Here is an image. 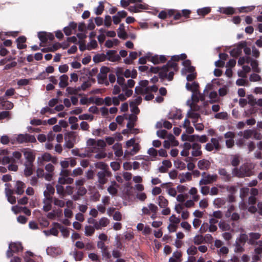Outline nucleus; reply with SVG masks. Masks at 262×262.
I'll return each mask as SVG.
<instances>
[{
    "label": "nucleus",
    "instance_id": "f257e3e1",
    "mask_svg": "<svg viewBox=\"0 0 262 262\" xmlns=\"http://www.w3.org/2000/svg\"><path fill=\"white\" fill-rule=\"evenodd\" d=\"M252 168L253 166L251 164L246 163L241 165L239 168L233 169L232 174L238 178L250 177L253 174Z\"/></svg>",
    "mask_w": 262,
    "mask_h": 262
},
{
    "label": "nucleus",
    "instance_id": "f03ea898",
    "mask_svg": "<svg viewBox=\"0 0 262 262\" xmlns=\"http://www.w3.org/2000/svg\"><path fill=\"white\" fill-rule=\"evenodd\" d=\"M169 67H151L149 71L153 73H159L160 77L161 79H167L170 81L173 79L174 73L170 71Z\"/></svg>",
    "mask_w": 262,
    "mask_h": 262
},
{
    "label": "nucleus",
    "instance_id": "7ed1b4c3",
    "mask_svg": "<svg viewBox=\"0 0 262 262\" xmlns=\"http://www.w3.org/2000/svg\"><path fill=\"white\" fill-rule=\"evenodd\" d=\"M243 50L245 53V56L240 57L238 60V64L242 66L245 63L250 64V66H258V61L251 57V50L250 48L247 46L243 48Z\"/></svg>",
    "mask_w": 262,
    "mask_h": 262
},
{
    "label": "nucleus",
    "instance_id": "20e7f679",
    "mask_svg": "<svg viewBox=\"0 0 262 262\" xmlns=\"http://www.w3.org/2000/svg\"><path fill=\"white\" fill-rule=\"evenodd\" d=\"M112 174L110 170L109 171H98L96 174L97 180L96 185L99 189H103L104 185L108 181V178L112 176Z\"/></svg>",
    "mask_w": 262,
    "mask_h": 262
},
{
    "label": "nucleus",
    "instance_id": "39448f33",
    "mask_svg": "<svg viewBox=\"0 0 262 262\" xmlns=\"http://www.w3.org/2000/svg\"><path fill=\"white\" fill-rule=\"evenodd\" d=\"M36 142V138L34 135L29 134H19L13 139L11 140L12 144H28Z\"/></svg>",
    "mask_w": 262,
    "mask_h": 262
},
{
    "label": "nucleus",
    "instance_id": "423d86ee",
    "mask_svg": "<svg viewBox=\"0 0 262 262\" xmlns=\"http://www.w3.org/2000/svg\"><path fill=\"white\" fill-rule=\"evenodd\" d=\"M77 134L75 132H70L64 135V148L71 149L72 148L76 142Z\"/></svg>",
    "mask_w": 262,
    "mask_h": 262
},
{
    "label": "nucleus",
    "instance_id": "0eeeda50",
    "mask_svg": "<svg viewBox=\"0 0 262 262\" xmlns=\"http://www.w3.org/2000/svg\"><path fill=\"white\" fill-rule=\"evenodd\" d=\"M202 178L199 181L200 185H206L212 184L217 181L218 176L216 174H211L205 172H203L201 174Z\"/></svg>",
    "mask_w": 262,
    "mask_h": 262
},
{
    "label": "nucleus",
    "instance_id": "6e6552de",
    "mask_svg": "<svg viewBox=\"0 0 262 262\" xmlns=\"http://www.w3.org/2000/svg\"><path fill=\"white\" fill-rule=\"evenodd\" d=\"M181 74L183 76H186L188 81H193L197 75L194 67H184L181 70Z\"/></svg>",
    "mask_w": 262,
    "mask_h": 262
},
{
    "label": "nucleus",
    "instance_id": "1a4fd4ad",
    "mask_svg": "<svg viewBox=\"0 0 262 262\" xmlns=\"http://www.w3.org/2000/svg\"><path fill=\"white\" fill-rule=\"evenodd\" d=\"M221 139V137L211 138L210 142L207 143L205 145V149L208 151H211L214 149L216 151H219L221 149V145L220 144V140Z\"/></svg>",
    "mask_w": 262,
    "mask_h": 262
},
{
    "label": "nucleus",
    "instance_id": "9d476101",
    "mask_svg": "<svg viewBox=\"0 0 262 262\" xmlns=\"http://www.w3.org/2000/svg\"><path fill=\"white\" fill-rule=\"evenodd\" d=\"M52 162L53 164H57L58 162V159L56 157H53L50 154L46 152L43 154L41 157L37 158V162L38 165L42 166L44 162Z\"/></svg>",
    "mask_w": 262,
    "mask_h": 262
},
{
    "label": "nucleus",
    "instance_id": "9b49d317",
    "mask_svg": "<svg viewBox=\"0 0 262 262\" xmlns=\"http://www.w3.org/2000/svg\"><path fill=\"white\" fill-rule=\"evenodd\" d=\"M246 41H241L239 42L230 51V55L233 57L239 56L242 53V50L245 46H246Z\"/></svg>",
    "mask_w": 262,
    "mask_h": 262
},
{
    "label": "nucleus",
    "instance_id": "f8f14e48",
    "mask_svg": "<svg viewBox=\"0 0 262 262\" xmlns=\"http://www.w3.org/2000/svg\"><path fill=\"white\" fill-rule=\"evenodd\" d=\"M120 185L116 182V181L114 180L111 181L107 188V191L112 196H116L118 193V189Z\"/></svg>",
    "mask_w": 262,
    "mask_h": 262
},
{
    "label": "nucleus",
    "instance_id": "ddd939ff",
    "mask_svg": "<svg viewBox=\"0 0 262 262\" xmlns=\"http://www.w3.org/2000/svg\"><path fill=\"white\" fill-rule=\"evenodd\" d=\"M158 208L154 204L150 203L147 207H143L142 209V213L144 215H149L150 213H157Z\"/></svg>",
    "mask_w": 262,
    "mask_h": 262
},
{
    "label": "nucleus",
    "instance_id": "4468645a",
    "mask_svg": "<svg viewBox=\"0 0 262 262\" xmlns=\"http://www.w3.org/2000/svg\"><path fill=\"white\" fill-rule=\"evenodd\" d=\"M167 61V58L165 55H158L155 54L149 59V61L151 62L154 64H158L160 63H164Z\"/></svg>",
    "mask_w": 262,
    "mask_h": 262
},
{
    "label": "nucleus",
    "instance_id": "2eb2a0df",
    "mask_svg": "<svg viewBox=\"0 0 262 262\" xmlns=\"http://www.w3.org/2000/svg\"><path fill=\"white\" fill-rule=\"evenodd\" d=\"M202 146L198 142L192 143L191 147V156L193 157H196L202 156V151L201 150Z\"/></svg>",
    "mask_w": 262,
    "mask_h": 262
},
{
    "label": "nucleus",
    "instance_id": "dca6fc26",
    "mask_svg": "<svg viewBox=\"0 0 262 262\" xmlns=\"http://www.w3.org/2000/svg\"><path fill=\"white\" fill-rule=\"evenodd\" d=\"M25 158L26 159V163H33L35 160V155L32 150L28 148H24L22 150Z\"/></svg>",
    "mask_w": 262,
    "mask_h": 262
},
{
    "label": "nucleus",
    "instance_id": "f3484780",
    "mask_svg": "<svg viewBox=\"0 0 262 262\" xmlns=\"http://www.w3.org/2000/svg\"><path fill=\"white\" fill-rule=\"evenodd\" d=\"M105 56L106 59L112 62L118 61L120 59V56L117 54V51L116 50H108L106 52Z\"/></svg>",
    "mask_w": 262,
    "mask_h": 262
},
{
    "label": "nucleus",
    "instance_id": "a211bd4d",
    "mask_svg": "<svg viewBox=\"0 0 262 262\" xmlns=\"http://www.w3.org/2000/svg\"><path fill=\"white\" fill-rule=\"evenodd\" d=\"M45 168L47 171L46 173V180L50 181L52 179L55 167L53 164L49 163L45 166Z\"/></svg>",
    "mask_w": 262,
    "mask_h": 262
},
{
    "label": "nucleus",
    "instance_id": "6ab92c4d",
    "mask_svg": "<svg viewBox=\"0 0 262 262\" xmlns=\"http://www.w3.org/2000/svg\"><path fill=\"white\" fill-rule=\"evenodd\" d=\"M158 86L153 85L150 86H148L145 88H142L140 86H136L135 88V92L136 93H151V92H156L158 91Z\"/></svg>",
    "mask_w": 262,
    "mask_h": 262
},
{
    "label": "nucleus",
    "instance_id": "aec40b11",
    "mask_svg": "<svg viewBox=\"0 0 262 262\" xmlns=\"http://www.w3.org/2000/svg\"><path fill=\"white\" fill-rule=\"evenodd\" d=\"M218 173L221 177L222 179L225 182H229L231 180L232 176L225 168H220L218 169Z\"/></svg>",
    "mask_w": 262,
    "mask_h": 262
},
{
    "label": "nucleus",
    "instance_id": "412c9836",
    "mask_svg": "<svg viewBox=\"0 0 262 262\" xmlns=\"http://www.w3.org/2000/svg\"><path fill=\"white\" fill-rule=\"evenodd\" d=\"M197 165L200 170H207L210 168L211 163L209 160L203 159L198 161Z\"/></svg>",
    "mask_w": 262,
    "mask_h": 262
},
{
    "label": "nucleus",
    "instance_id": "4be33fe9",
    "mask_svg": "<svg viewBox=\"0 0 262 262\" xmlns=\"http://www.w3.org/2000/svg\"><path fill=\"white\" fill-rule=\"evenodd\" d=\"M249 236L248 244L252 245H254L255 242L260 238L261 234L257 232H251L249 234Z\"/></svg>",
    "mask_w": 262,
    "mask_h": 262
},
{
    "label": "nucleus",
    "instance_id": "5701e85b",
    "mask_svg": "<svg viewBox=\"0 0 262 262\" xmlns=\"http://www.w3.org/2000/svg\"><path fill=\"white\" fill-rule=\"evenodd\" d=\"M13 107V104L9 101L4 100L0 98V108L5 110H11Z\"/></svg>",
    "mask_w": 262,
    "mask_h": 262
},
{
    "label": "nucleus",
    "instance_id": "b1692460",
    "mask_svg": "<svg viewBox=\"0 0 262 262\" xmlns=\"http://www.w3.org/2000/svg\"><path fill=\"white\" fill-rule=\"evenodd\" d=\"M25 184L21 181H17L15 184V192L18 194H22L24 192Z\"/></svg>",
    "mask_w": 262,
    "mask_h": 262
},
{
    "label": "nucleus",
    "instance_id": "393cba45",
    "mask_svg": "<svg viewBox=\"0 0 262 262\" xmlns=\"http://www.w3.org/2000/svg\"><path fill=\"white\" fill-rule=\"evenodd\" d=\"M110 221L106 217H103L101 218L98 222V224L96 225V229L99 230L102 227H105L109 224Z\"/></svg>",
    "mask_w": 262,
    "mask_h": 262
},
{
    "label": "nucleus",
    "instance_id": "a878e982",
    "mask_svg": "<svg viewBox=\"0 0 262 262\" xmlns=\"http://www.w3.org/2000/svg\"><path fill=\"white\" fill-rule=\"evenodd\" d=\"M115 151V155L116 157H120L123 155L122 145L120 143H116L112 147Z\"/></svg>",
    "mask_w": 262,
    "mask_h": 262
},
{
    "label": "nucleus",
    "instance_id": "bb28decb",
    "mask_svg": "<svg viewBox=\"0 0 262 262\" xmlns=\"http://www.w3.org/2000/svg\"><path fill=\"white\" fill-rule=\"evenodd\" d=\"M191 173L187 172L182 173L179 175L180 182L181 183H184L186 181L191 180L192 176Z\"/></svg>",
    "mask_w": 262,
    "mask_h": 262
},
{
    "label": "nucleus",
    "instance_id": "cd10ccee",
    "mask_svg": "<svg viewBox=\"0 0 262 262\" xmlns=\"http://www.w3.org/2000/svg\"><path fill=\"white\" fill-rule=\"evenodd\" d=\"M25 166L24 174L26 177L31 176L33 173V163H25Z\"/></svg>",
    "mask_w": 262,
    "mask_h": 262
},
{
    "label": "nucleus",
    "instance_id": "c85d7f7f",
    "mask_svg": "<svg viewBox=\"0 0 262 262\" xmlns=\"http://www.w3.org/2000/svg\"><path fill=\"white\" fill-rule=\"evenodd\" d=\"M95 167L99 169L100 171H109L110 168L108 165L103 162H98L95 163Z\"/></svg>",
    "mask_w": 262,
    "mask_h": 262
},
{
    "label": "nucleus",
    "instance_id": "c756f323",
    "mask_svg": "<svg viewBox=\"0 0 262 262\" xmlns=\"http://www.w3.org/2000/svg\"><path fill=\"white\" fill-rule=\"evenodd\" d=\"M199 87V84L196 82H193L192 83H189L187 82L186 84V88L188 91H190L192 92L193 93H195L198 91V88Z\"/></svg>",
    "mask_w": 262,
    "mask_h": 262
},
{
    "label": "nucleus",
    "instance_id": "7c9ffc66",
    "mask_svg": "<svg viewBox=\"0 0 262 262\" xmlns=\"http://www.w3.org/2000/svg\"><path fill=\"white\" fill-rule=\"evenodd\" d=\"M55 225L60 230L63 237H67L69 236L70 232L67 228L63 227L59 223H55Z\"/></svg>",
    "mask_w": 262,
    "mask_h": 262
},
{
    "label": "nucleus",
    "instance_id": "2f4dec72",
    "mask_svg": "<svg viewBox=\"0 0 262 262\" xmlns=\"http://www.w3.org/2000/svg\"><path fill=\"white\" fill-rule=\"evenodd\" d=\"M105 59L106 56L104 53L97 54L95 55L93 58V61L95 63H98L100 62L105 61Z\"/></svg>",
    "mask_w": 262,
    "mask_h": 262
},
{
    "label": "nucleus",
    "instance_id": "473e14b6",
    "mask_svg": "<svg viewBox=\"0 0 262 262\" xmlns=\"http://www.w3.org/2000/svg\"><path fill=\"white\" fill-rule=\"evenodd\" d=\"M211 11V8L209 7H205L202 8L197 9L196 13L198 15L204 16Z\"/></svg>",
    "mask_w": 262,
    "mask_h": 262
},
{
    "label": "nucleus",
    "instance_id": "72a5a7b5",
    "mask_svg": "<svg viewBox=\"0 0 262 262\" xmlns=\"http://www.w3.org/2000/svg\"><path fill=\"white\" fill-rule=\"evenodd\" d=\"M158 205L161 208H165L168 204V200L162 195L158 196Z\"/></svg>",
    "mask_w": 262,
    "mask_h": 262
},
{
    "label": "nucleus",
    "instance_id": "f704fd0d",
    "mask_svg": "<svg viewBox=\"0 0 262 262\" xmlns=\"http://www.w3.org/2000/svg\"><path fill=\"white\" fill-rule=\"evenodd\" d=\"M71 254L73 255L76 261L81 260L83 257V253L82 252L75 249L72 252V253H71Z\"/></svg>",
    "mask_w": 262,
    "mask_h": 262
},
{
    "label": "nucleus",
    "instance_id": "c9c22d12",
    "mask_svg": "<svg viewBox=\"0 0 262 262\" xmlns=\"http://www.w3.org/2000/svg\"><path fill=\"white\" fill-rule=\"evenodd\" d=\"M84 229L85 235L87 236H90L94 233L96 228L95 227L86 225L85 226Z\"/></svg>",
    "mask_w": 262,
    "mask_h": 262
},
{
    "label": "nucleus",
    "instance_id": "e433bc0d",
    "mask_svg": "<svg viewBox=\"0 0 262 262\" xmlns=\"http://www.w3.org/2000/svg\"><path fill=\"white\" fill-rule=\"evenodd\" d=\"M124 75L125 77H132V78H135L136 77L137 75V72L136 70L133 69L132 70H130L129 69H127L124 72Z\"/></svg>",
    "mask_w": 262,
    "mask_h": 262
},
{
    "label": "nucleus",
    "instance_id": "4c0bfd02",
    "mask_svg": "<svg viewBox=\"0 0 262 262\" xmlns=\"http://www.w3.org/2000/svg\"><path fill=\"white\" fill-rule=\"evenodd\" d=\"M212 85L210 84H208L206 85V88L205 90H204V94H201L200 92H198V95L199 96V98L200 99V100L203 101H204L205 99V94L206 93H208V91L211 89Z\"/></svg>",
    "mask_w": 262,
    "mask_h": 262
},
{
    "label": "nucleus",
    "instance_id": "58836bf2",
    "mask_svg": "<svg viewBox=\"0 0 262 262\" xmlns=\"http://www.w3.org/2000/svg\"><path fill=\"white\" fill-rule=\"evenodd\" d=\"M69 77L66 75H62L60 78V82L59 83L61 88H65L68 85Z\"/></svg>",
    "mask_w": 262,
    "mask_h": 262
},
{
    "label": "nucleus",
    "instance_id": "ea45409f",
    "mask_svg": "<svg viewBox=\"0 0 262 262\" xmlns=\"http://www.w3.org/2000/svg\"><path fill=\"white\" fill-rule=\"evenodd\" d=\"M187 55L185 53H181L179 55H174L171 56V60H173L174 63L179 61L180 60H184L186 59Z\"/></svg>",
    "mask_w": 262,
    "mask_h": 262
},
{
    "label": "nucleus",
    "instance_id": "a19ab883",
    "mask_svg": "<svg viewBox=\"0 0 262 262\" xmlns=\"http://www.w3.org/2000/svg\"><path fill=\"white\" fill-rule=\"evenodd\" d=\"M226 203V201L223 198H216L213 201V205L216 208H221Z\"/></svg>",
    "mask_w": 262,
    "mask_h": 262
},
{
    "label": "nucleus",
    "instance_id": "79ce46f5",
    "mask_svg": "<svg viewBox=\"0 0 262 262\" xmlns=\"http://www.w3.org/2000/svg\"><path fill=\"white\" fill-rule=\"evenodd\" d=\"M240 157L237 155H233L231 158V164L234 166H237L240 163Z\"/></svg>",
    "mask_w": 262,
    "mask_h": 262
},
{
    "label": "nucleus",
    "instance_id": "37998d69",
    "mask_svg": "<svg viewBox=\"0 0 262 262\" xmlns=\"http://www.w3.org/2000/svg\"><path fill=\"white\" fill-rule=\"evenodd\" d=\"M52 202L53 201L42 200V203L43 204L42 210L45 212H48V211L51 210L52 209Z\"/></svg>",
    "mask_w": 262,
    "mask_h": 262
},
{
    "label": "nucleus",
    "instance_id": "c03bdc74",
    "mask_svg": "<svg viewBox=\"0 0 262 262\" xmlns=\"http://www.w3.org/2000/svg\"><path fill=\"white\" fill-rule=\"evenodd\" d=\"M182 118L181 111L180 110H177L175 113L169 114L168 118L169 119H179L180 120Z\"/></svg>",
    "mask_w": 262,
    "mask_h": 262
},
{
    "label": "nucleus",
    "instance_id": "a18cd8bd",
    "mask_svg": "<svg viewBox=\"0 0 262 262\" xmlns=\"http://www.w3.org/2000/svg\"><path fill=\"white\" fill-rule=\"evenodd\" d=\"M187 104L189 106L190 109L188 111H191L193 112L199 111L201 107L195 103H190V100L187 101Z\"/></svg>",
    "mask_w": 262,
    "mask_h": 262
},
{
    "label": "nucleus",
    "instance_id": "49530a36",
    "mask_svg": "<svg viewBox=\"0 0 262 262\" xmlns=\"http://www.w3.org/2000/svg\"><path fill=\"white\" fill-rule=\"evenodd\" d=\"M53 202L55 206H56L60 208H62L64 207L66 204V202L63 200L59 199V198H57L56 197H54Z\"/></svg>",
    "mask_w": 262,
    "mask_h": 262
},
{
    "label": "nucleus",
    "instance_id": "de8ad7c7",
    "mask_svg": "<svg viewBox=\"0 0 262 262\" xmlns=\"http://www.w3.org/2000/svg\"><path fill=\"white\" fill-rule=\"evenodd\" d=\"M240 134L243 135L244 139H248L253 136V130L251 129H246L243 132H240L238 135H239Z\"/></svg>",
    "mask_w": 262,
    "mask_h": 262
},
{
    "label": "nucleus",
    "instance_id": "09e8293b",
    "mask_svg": "<svg viewBox=\"0 0 262 262\" xmlns=\"http://www.w3.org/2000/svg\"><path fill=\"white\" fill-rule=\"evenodd\" d=\"M187 117L188 118H190L193 119V121H196L198 120V118L200 117V115L196 113L195 112H193L191 111H188L187 113Z\"/></svg>",
    "mask_w": 262,
    "mask_h": 262
},
{
    "label": "nucleus",
    "instance_id": "8fccbe9b",
    "mask_svg": "<svg viewBox=\"0 0 262 262\" xmlns=\"http://www.w3.org/2000/svg\"><path fill=\"white\" fill-rule=\"evenodd\" d=\"M193 242L195 245H199L204 242V236L202 235H196L194 237Z\"/></svg>",
    "mask_w": 262,
    "mask_h": 262
},
{
    "label": "nucleus",
    "instance_id": "3c124183",
    "mask_svg": "<svg viewBox=\"0 0 262 262\" xmlns=\"http://www.w3.org/2000/svg\"><path fill=\"white\" fill-rule=\"evenodd\" d=\"M56 192L60 195L61 198H63L66 195L64 187L61 185L56 186Z\"/></svg>",
    "mask_w": 262,
    "mask_h": 262
},
{
    "label": "nucleus",
    "instance_id": "603ef678",
    "mask_svg": "<svg viewBox=\"0 0 262 262\" xmlns=\"http://www.w3.org/2000/svg\"><path fill=\"white\" fill-rule=\"evenodd\" d=\"M167 138L168 139L167 141H168L170 142V143L171 144L172 146H177L179 145L178 141L176 140L175 137H174V136L172 134H169L167 136Z\"/></svg>",
    "mask_w": 262,
    "mask_h": 262
},
{
    "label": "nucleus",
    "instance_id": "864d4df0",
    "mask_svg": "<svg viewBox=\"0 0 262 262\" xmlns=\"http://www.w3.org/2000/svg\"><path fill=\"white\" fill-rule=\"evenodd\" d=\"M219 227L223 231H229L230 230V226L225 222H220Z\"/></svg>",
    "mask_w": 262,
    "mask_h": 262
},
{
    "label": "nucleus",
    "instance_id": "5fc2aeb1",
    "mask_svg": "<svg viewBox=\"0 0 262 262\" xmlns=\"http://www.w3.org/2000/svg\"><path fill=\"white\" fill-rule=\"evenodd\" d=\"M11 162H14L13 159L10 158L7 156H0V162L3 165L8 164Z\"/></svg>",
    "mask_w": 262,
    "mask_h": 262
},
{
    "label": "nucleus",
    "instance_id": "6e6d98bb",
    "mask_svg": "<svg viewBox=\"0 0 262 262\" xmlns=\"http://www.w3.org/2000/svg\"><path fill=\"white\" fill-rule=\"evenodd\" d=\"M174 165L176 168L180 170H184L186 168V164L183 161L177 160L174 162Z\"/></svg>",
    "mask_w": 262,
    "mask_h": 262
},
{
    "label": "nucleus",
    "instance_id": "4d7b16f0",
    "mask_svg": "<svg viewBox=\"0 0 262 262\" xmlns=\"http://www.w3.org/2000/svg\"><path fill=\"white\" fill-rule=\"evenodd\" d=\"M248 240L249 238L248 235L246 234H240L239 237L236 238V241L245 245L247 241L248 242Z\"/></svg>",
    "mask_w": 262,
    "mask_h": 262
},
{
    "label": "nucleus",
    "instance_id": "13d9d810",
    "mask_svg": "<svg viewBox=\"0 0 262 262\" xmlns=\"http://www.w3.org/2000/svg\"><path fill=\"white\" fill-rule=\"evenodd\" d=\"M38 37L41 42H46L48 41L47 33L46 32H39Z\"/></svg>",
    "mask_w": 262,
    "mask_h": 262
},
{
    "label": "nucleus",
    "instance_id": "bf43d9fd",
    "mask_svg": "<svg viewBox=\"0 0 262 262\" xmlns=\"http://www.w3.org/2000/svg\"><path fill=\"white\" fill-rule=\"evenodd\" d=\"M235 12V9L232 7H227L223 8L222 13L227 15H232Z\"/></svg>",
    "mask_w": 262,
    "mask_h": 262
},
{
    "label": "nucleus",
    "instance_id": "052dcab7",
    "mask_svg": "<svg viewBox=\"0 0 262 262\" xmlns=\"http://www.w3.org/2000/svg\"><path fill=\"white\" fill-rule=\"evenodd\" d=\"M234 251L235 252H243L244 251V245L236 241L235 243Z\"/></svg>",
    "mask_w": 262,
    "mask_h": 262
},
{
    "label": "nucleus",
    "instance_id": "680f3d73",
    "mask_svg": "<svg viewBox=\"0 0 262 262\" xmlns=\"http://www.w3.org/2000/svg\"><path fill=\"white\" fill-rule=\"evenodd\" d=\"M249 192V189L247 187H243L240 189L239 196L243 200L248 194Z\"/></svg>",
    "mask_w": 262,
    "mask_h": 262
},
{
    "label": "nucleus",
    "instance_id": "e2e57ef3",
    "mask_svg": "<svg viewBox=\"0 0 262 262\" xmlns=\"http://www.w3.org/2000/svg\"><path fill=\"white\" fill-rule=\"evenodd\" d=\"M54 71L53 67H47L46 69V72H42L40 75V78L41 79L45 78L49 73H52Z\"/></svg>",
    "mask_w": 262,
    "mask_h": 262
},
{
    "label": "nucleus",
    "instance_id": "0e129e2a",
    "mask_svg": "<svg viewBox=\"0 0 262 262\" xmlns=\"http://www.w3.org/2000/svg\"><path fill=\"white\" fill-rule=\"evenodd\" d=\"M30 124L33 125H40L41 124L46 125L47 124V121H42L40 119H33L30 121Z\"/></svg>",
    "mask_w": 262,
    "mask_h": 262
},
{
    "label": "nucleus",
    "instance_id": "69168bd1",
    "mask_svg": "<svg viewBox=\"0 0 262 262\" xmlns=\"http://www.w3.org/2000/svg\"><path fill=\"white\" fill-rule=\"evenodd\" d=\"M101 252L102 257L106 259H108L111 257V254L108 251V247L101 250Z\"/></svg>",
    "mask_w": 262,
    "mask_h": 262
},
{
    "label": "nucleus",
    "instance_id": "338daca9",
    "mask_svg": "<svg viewBox=\"0 0 262 262\" xmlns=\"http://www.w3.org/2000/svg\"><path fill=\"white\" fill-rule=\"evenodd\" d=\"M214 117L216 119L226 120L228 119V114L227 112H220L216 114Z\"/></svg>",
    "mask_w": 262,
    "mask_h": 262
},
{
    "label": "nucleus",
    "instance_id": "774afa93",
    "mask_svg": "<svg viewBox=\"0 0 262 262\" xmlns=\"http://www.w3.org/2000/svg\"><path fill=\"white\" fill-rule=\"evenodd\" d=\"M83 171L82 169L80 167H78V168L74 169L73 170V171L71 173V176L74 177H76L82 175L83 174Z\"/></svg>",
    "mask_w": 262,
    "mask_h": 262
}]
</instances>
